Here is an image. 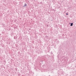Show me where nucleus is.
Masks as SVG:
<instances>
[{
  "mask_svg": "<svg viewBox=\"0 0 76 76\" xmlns=\"http://www.w3.org/2000/svg\"><path fill=\"white\" fill-rule=\"evenodd\" d=\"M27 6L26 4H24V6H23V7H25Z\"/></svg>",
  "mask_w": 76,
  "mask_h": 76,
  "instance_id": "f257e3e1",
  "label": "nucleus"
},
{
  "mask_svg": "<svg viewBox=\"0 0 76 76\" xmlns=\"http://www.w3.org/2000/svg\"><path fill=\"white\" fill-rule=\"evenodd\" d=\"M73 23H71L70 26H73Z\"/></svg>",
  "mask_w": 76,
  "mask_h": 76,
  "instance_id": "f03ea898",
  "label": "nucleus"
},
{
  "mask_svg": "<svg viewBox=\"0 0 76 76\" xmlns=\"http://www.w3.org/2000/svg\"><path fill=\"white\" fill-rule=\"evenodd\" d=\"M66 15H68V14L67 13H66Z\"/></svg>",
  "mask_w": 76,
  "mask_h": 76,
  "instance_id": "7ed1b4c3",
  "label": "nucleus"
}]
</instances>
